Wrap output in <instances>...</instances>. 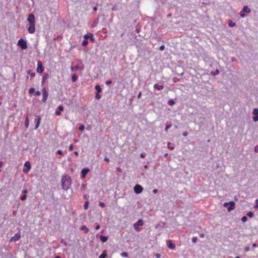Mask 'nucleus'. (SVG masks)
<instances>
[{"mask_svg": "<svg viewBox=\"0 0 258 258\" xmlns=\"http://www.w3.org/2000/svg\"><path fill=\"white\" fill-rule=\"evenodd\" d=\"M247 216H248L250 218H252L253 216V213L252 212H249L247 214Z\"/></svg>", "mask_w": 258, "mask_h": 258, "instance_id": "c756f323", "label": "nucleus"}, {"mask_svg": "<svg viewBox=\"0 0 258 258\" xmlns=\"http://www.w3.org/2000/svg\"><path fill=\"white\" fill-rule=\"evenodd\" d=\"M140 157H141V158H145V155H144V154H143V153H141V154H140Z\"/></svg>", "mask_w": 258, "mask_h": 258, "instance_id": "4d7b16f0", "label": "nucleus"}, {"mask_svg": "<svg viewBox=\"0 0 258 258\" xmlns=\"http://www.w3.org/2000/svg\"><path fill=\"white\" fill-rule=\"evenodd\" d=\"M160 254H156V257H157V258H159V257H160Z\"/></svg>", "mask_w": 258, "mask_h": 258, "instance_id": "338daca9", "label": "nucleus"}, {"mask_svg": "<svg viewBox=\"0 0 258 258\" xmlns=\"http://www.w3.org/2000/svg\"><path fill=\"white\" fill-rule=\"evenodd\" d=\"M244 12H243V11H242L241 12H240V15L241 17L243 18L245 16V15L244 14Z\"/></svg>", "mask_w": 258, "mask_h": 258, "instance_id": "ea45409f", "label": "nucleus"}, {"mask_svg": "<svg viewBox=\"0 0 258 258\" xmlns=\"http://www.w3.org/2000/svg\"><path fill=\"white\" fill-rule=\"evenodd\" d=\"M168 105L172 106L175 104V102L173 100L171 99L168 101Z\"/></svg>", "mask_w": 258, "mask_h": 258, "instance_id": "bb28decb", "label": "nucleus"}, {"mask_svg": "<svg viewBox=\"0 0 258 258\" xmlns=\"http://www.w3.org/2000/svg\"><path fill=\"white\" fill-rule=\"evenodd\" d=\"M31 168V164L29 161H26L24 164V168L23 169V172L24 173H27Z\"/></svg>", "mask_w": 258, "mask_h": 258, "instance_id": "1a4fd4ad", "label": "nucleus"}, {"mask_svg": "<svg viewBox=\"0 0 258 258\" xmlns=\"http://www.w3.org/2000/svg\"><path fill=\"white\" fill-rule=\"evenodd\" d=\"M134 189L135 193L137 194H139L143 191V188L141 185L137 184L134 186Z\"/></svg>", "mask_w": 258, "mask_h": 258, "instance_id": "0eeeda50", "label": "nucleus"}, {"mask_svg": "<svg viewBox=\"0 0 258 258\" xmlns=\"http://www.w3.org/2000/svg\"><path fill=\"white\" fill-rule=\"evenodd\" d=\"M253 120L254 121H258V115H256L255 116H254L253 117Z\"/></svg>", "mask_w": 258, "mask_h": 258, "instance_id": "a19ab883", "label": "nucleus"}, {"mask_svg": "<svg viewBox=\"0 0 258 258\" xmlns=\"http://www.w3.org/2000/svg\"><path fill=\"white\" fill-rule=\"evenodd\" d=\"M247 220V218L246 216H243L241 218V221L243 222H245Z\"/></svg>", "mask_w": 258, "mask_h": 258, "instance_id": "72a5a7b5", "label": "nucleus"}, {"mask_svg": "<svg viewBox=\"0 0 258 258\" xmlns=\"http://www.w3.org/2000/svg\"><path fill=\"white\" fill-rule=\"evenodd\" d=\"M106 256V252L104 250L102 253L99 256V258H105Z\"/></svg>", "mask_w": 258, "mask_h": 258, "instance_id": "5701e85b", "label": "nucleus"}, {"mask_svg": "<svg viewBox=\"0 0 258 258\" xmlns=\"http://www.w3.org/2000/svg\"><path fill=\"white\" fill-rule=\"evenodd\" d=\"M44 71V67L42 65V62L41 61H38L37 62V72L38 73H42Z\"/></svg>", "mask_w": 258, "mask_h": 258, "instance_id": "6e6552de", "label": "nucleus"}, {"mask_svg": "<svg viewBox=\"0 0 258 258\" xmlns=\"http://www.w3.org/2000/svg\"><path fill=\"white\" fill-rule=\"evenodd\" d=\"M242 11H243V12H246L247 13H249L251 12L250 9L249 8H248V7L246 6H245L243 7Z\"/></svg>", "mask_w": 258, "mask_h": 258, "instance_id": "a211bd4d", "label": "nucleus"}, {"mask_svg": "<svg viewBox=\"0 0 258 258\" xmlns=\"http://www.w3.org/2000/svg\"><path fill=\"white\" fill-rule=\"evenodd\" d=\"M57 153L59 155H62V151L59 150L57 151Z\"/></svg>", "mask_w": 258, "mask_h": 258, "instance_id": "603ef678", "label": "nucleus"}, {"mask_svg": "<svg viewBox=\"0 0 258 258\" xmlns=\"http://www.w3.org/2000/svg\"><path fill=\"white\" fill-rule=\"evenodd\" d=\"M88 202H86V203H85V204L84 205V208L85 209H88Z\"/></svg>", "mask_w": 258, "mask_h": 258, "instance_id": "c9c22d12", "label": "nucleus"}, {"mask_svg": "<svg viewBox=\"0 0 258 258\" xmlns=\"http://www.w3.org/2000/svg\"><path fill=\"white\" fill-rule=\"evenodd\" d=\"M121 255L123 256L126 257L127 256V254L126 252H123L121 253Z\"/></svg>", "mask_w": 258, "mask_h": 258, "instance_id": "8fccbe9b", "label": "nucleus"}, {"mask_svg": "<svg viewBox=\"0 0 258 258\" xmlns=\"http://www.w3.org/2000/svg\"><path fill=\"white\" fill-rule=\"evenodd\" d=\"M143 225V221L141 219H140L137 222L135 223L134 224V227L135 230L137 231H140L141 230V228H140L138 226H142Z\"/></svg>", "mask_w": 258, "mask_h": 258, "instance_id": "423d86ee", "label": "nucleus"}, {"mask_svg": "<svg viewBox=\"0 0 258 258\" xmlns=\"http://www.w3.org/2000/svg\"><path fill=\"white\" fill-rule=\"evenodd\" d=\"M142 93L140 92H139L138 95V98L139 99L141 97Z\"/></svg>", "mask_w": 258, "mask_h": 258, "instance_id": "13d9d810", "label": "nucleus"}, {"mask_svg": "<svg viewBox=\"0 0 258 258\" xmlns=\"http://www.w3.org/2000/svg\"><path fill=\"white\" fill-rule=\"evenodd\" d=\"M40 94H41L40 92L39 91H36L35 92V95L36 96H39L40 95Z\"/></svg>", "mask_w": 258, "mask_h": 258, "instance_id": "79ce46f5", "label": "nucleus"}, {"mask_svg": "<svg viewBox=\"0 0 258 258\" xmlns=\"http://www.w3.org/2000/svg\"><path fill=\"white\" fill-rule=\"evenodd\" d=\"M257 246V245L255 243L252 244V247H256Z\"/></svg>", "mask_w": 258, "mask_h": 258, "instance_id": "69168bd1", "label": "nucleus"}, {"mask_svg": "<svg viewBox=\"0 0 258 258\" xmlns=\"http://www.w3.org/2000/svg\"><path fill=\"white\" fill-rule=\"evenodd\" d=\"M35 89L34 88H30L29 90V93L30 94H33L35 92Z\"/></svg>", "mask_w": 258, "mask_h": 258, "instance_id": "c85d7f7f", "label": "nucleus"}, {"mask_svg": "<svg viewBox=\"0 0 258 258\" xmlns=\"http://www.w3.org/2000/svg\"><path fill=\"white\" fill-rule=\"evenodd\" d=\"M228 25L230 27H233L235 26V23L233 22L232 21H229L228 22Z\"/></svg>", "mask_w": 258, "mask_h": 258, "instance_id": "393cba45", "label": "nucleus"}, {"mask_svg": "<svg viewBox=\"0 0 258 258\" xmlns=\"http://www.w3.org/2000/svg\"><path fill=\"white\" fill-rule=\"evenodd\" d=\"M95 89L97 91V93H100L101 92V88L99 85L95 86Z\"/></svg>", "mask_w": 258, "mask_h": 258, "instance_id": "4be33fe9", "label": "nucleus"}, {"mask_svg": "<svg viewBox=\"0 0 258 258\" xmlns=\"http://www.w3.org/2000/svg\"><path fill=\"white\" fill-rule=\"evenodd\" d=\"M92 37H93V34L92 33H88L87 34L84 35V38L86 40L89 38L92 39Z\"/></svg>", "mask_w": 258, "mask_h": 258, "instance_id": "6ab92c4d", "label": "nucleus"}, {"mask_svg": "<svg viewBox=\"0 0 258 258\" xmlns=\"http://www.w3.org/2000/svg\"><path fill=\"white\" fill-rule=\"evenodd\" d=\"M100 225H97L96 227H95V229L96 230H98L99 228H100Z\"/></svg>", "mask_w": 258, "mask_h": 258, "instance_id": "bf43d9fd", "label": "nucleus"}, {"mask_svg": "<svg viewBox=\"0 0 258 258\" xmlns=\"http://www.w3.org/2000/svg\"><path fill=\"white\" fill-rule=\"evenodd\" d=\"M164 49H165V46H164V45H161V46L160 47V48H159V49H160V50H164Z\"/></svg>", "mask_w": 258, "mask_h": 258, "instance_id": "de8ad7c7", "label": "nucleus"}, {"mask_svg": "<svg viewBox=\"0 0 258 258\" xmlns=\"http://www.w3.org/2000/svg\"><path fill=\"white\" fill-rule=\"evenodd\" d=\"M74 68L76 70H81L83 69L82 68L79 67V66H76L75 67H74Z\"/></svg>", "mask_w": 258, "mask_h": 258, "instance_id": "e433bc0d", "label": "nucleus"}, {"mask_svg": "<svg viewBox=\"0 0 258 258\" xmlns=\"http://www.w3.org/2000/svg\"><path fill=\"white\" fill-rule=\"evenodd\" d=\"M223 206L225 207H227V210L229 212L235 209V203L233 201L225 203Z\"/></svg>", "mask_w": 258, "mask_h": 258, "instance_id": "7ed1b4c3", "label": "nucleus"}, {"mask_svg": "<svg viewBox=\"0 0 258 258\" xmlns=\"http://www.w3.org/2000/svg\"><path fill=\"white\" fill-rule=\"evenodd\" d=\"M48 96V93L46 90V88L44 87L42 90V102L44 103L47 99V97Z\"/></svg>", "mask_w": 258, "mask_h": 258, "instance_id": "20e7f679", "label": "nucleus"}, {"mask_svg": "<svg viewBox=\"0 0 258 258\" xmlns=\"http://www.w3.org/2000/svg\"><path fill=\"white\" fill-rule=\"evenodd\" d=\"M80 229L84 231V233L86 234L89 232V229L85 225L82 226Z\"/></svg>", "mask_w": 258, "mask_h": 258, "instance_id": "dca6fc26", "label": "nucleus"}, {"mask_svg": "<svg viewBox=\"0 0 258 258\" xmlns=\"http://www.w3.org/2000/svg\"><path fill=\"white\" fill-rule=\"evenodd\" d=\"M249 249H250L249 247L248 246H246L245 247L244 250H245V251L247 252L249 250Z\"/></svg>", "mask_w": 258, "mask_h": 258, "instance_id": "09e8293b", "label": "nucleus"}, {"mask_svg": "<svg viewBox=\"0 0 258 258\" xmlns=\"http://www.w3.org/2000/svg\"><path fill=\"white\" fill-rule=\"evenodd\" d=\"M18 45L22 49H25L27 47L26 42L23 39H20L19 40L18 42Z\"/></svg>", "mask_w": 258, "mask_h": 258, "instance_id": "39448f33", "label": "nucleus"}, {"mask_svg": "<svg viewBox=\"0 0 258 258\" xmlns=\"http://www.w3.org/2000/svg\"><path fill=\"white\" fill-rule=\"evenodd\" d=\"M178 79L177 78H174L173 79V81H174V82H175H175H177V81H178Z\"/></svg>", "mask_w": 258, "mask_h": 258, "instance_id": "052dcab7", "label": "nucleus"}, {"mask_svg": "<svg viewBox=\"0 0 258 258\" xmlns=\"http://www.w3.org/2000/svg\"><path fill=\"white\" fill-rule=\"evenodd\" d=\"M63 110V107L61 105H60L58 107L57 110L55 111V114L56 115H60L61 114L60 111Z\"/></svg>", "mask_w": 258, "mask_h": 258, "instance_id": "ddd939ff", "label": "nucleus"}, {"mask_svg": "<svg viewBox=\"0 0 258 258\" xmlns=\"http://www.w3.org/2000/svg\"><path fill=\"white\" fill-rule=\"evenodd\" d=\"M89 170L88 168H84L81 171L82 176L83 178L86 177V174L89 172Z\"/></svg>", "mask_w": 258, "mask_h": 258, "instance_id": "f8f14e48", "label": "nucleus"}, {"mask_svg": "<svg viewBox=\"0 0 258 258\" xmlns=\"http://www.w3.org/2000/svg\"><path fill=\"white\" fill-rule=\"evenodd\" d=\"M27 197H26V195H24L23 196H22L21 197V200L22 201H24L26 200Z\"/></svg>", "mask_w": 258, "mask_h": 258, "instance_id": "4c0bfd02", "label": "nucleus"}, {"mask_svg": "<svg viewBox=\"0 0 258 258\" xmlns=\"http://www.w3.org/2000/svg\"><path fill=\"white\" fill-rule=\"evenodd\" d=\"M41 121V117L39 116H37L35 119L34 122L36 123L35 129H37L40 125Z\"/></svg>", "mask_w": 258, "mask_h": 258, "instance_id": "9b49d317", "label": "nucleus"}, {"mask_svg": "<svg viewBox=\"0 0 258 258\" xmlns=\"http://www.w3.org/2000/svg\"><path fill=\"white\" fill-rule=\"evenodd\" d=\"M21 238V234L19 233H16L15 234L14 236L11 237L10 241H17L19 240Z\"/></svg>", "mask_w": 258, "mask_h": 258, "instance_id": "9d476101", "label": "nucleus"}, {"mask_svg": "<svg viewBox=\"0 0 258 258\" xmlns=\"http://www.w3.org/2000/svg\"><path fill=\"white\" fill-rule=\"evenodd\" d=\"M157 192H158V190L157 189H154L153 190V192L154 194H156V193H157Z\"/></svg>", "mask_w": 258, "mask_h": 258, "instance_id": "6e6d98bb", "label": "nucleus"}, {"mask_svg": "<svg viewBox=\"0 0 258 258\" xmlns=\"http://www.w3.org/2000/svg\"><path fill=\"white\" fill-rule=\"evenodd\" d=\"M27 192V190L26 189L23 190V193L24 194V195H25Z\"/></svg>", "mask_w": 258, "mask_h": 258, "instance_id": "e2e57ef3", "label": "nucleus"}, {"mask_svg": "<svg viewBox=\"0 0 258 258\" xmlns=\"http://www.w3.org/2000/svg\"><path fill=\"white\" fill-rule=\"evenodd\" d=\"M112 83V81L111 80H108L106 82V84L107 85H109Z\"/></svg>", "mask_w": 258, "mask_h": 258, "instance_id": "49530a36", "label": "nucleus"}, {"mask_svg": "<svg viewBox=\"0 0 258 258\" xmlns=\"http://www.w3.org/2000/svg\"><path fill=\"white\" fill-rule=\"evenodd\" d=\"M27 74L30 75L31 77H34L35 76V73L32 72L31 70L27 71Z\"/></svg>", "mask_w": 258, "mask_h": 258, "instance_id": "b1692460", "label": "nucleus"}, {"mask_svg": "<svg viewBox=\"0 0 258 258\" xmlns=\"http://www.w3.org/2000/svg\"><path fill=\"white\" fill-rule=\"evenodd\" d=\"M73 148H74V146H73V145H72V144H71V145H70V146H69V151H72V150H73Z\"/></svg>", "mask_w": 258, "mask_h": 258, "instance_id": "37998d69", "label": "nucleus"}, {"mask_svg": "<svg viewBox=\"0 0 258 258\" xmlns=\"http://www.w3.org/2000/svg\"><path fill=\"white\" fill-rule=\"evenodd\" d=\"M84 128H85V126L84 125H80L79 128V130H80V131H83L84 130Z\"/></svg>", "mask_w": 258, "mask_h": 258, "instance_id": "58836bf2", "label": "nucleus"}, {"mask_svg": "<svg viewBox=\"0 0 258 258\" xmlns=\"http://www.w3.org/2000/svg\"><path fill=\"white\" fill-rule=\"evenodd\" d=\"M78 79V76L76 74H73L72 76V80L73 82H75Z\"/></svg>", "mask_w": 258, "mask_h": 258, "instance_id": "412c9836", "label": "nucleus"}, {"mask_svg": "<svg viewBox=\"0 0 258 258\" xmlns=\"http://www.w3.org/2000/svg\"><path fill=\"white\" fill-rule=\"evenodd\" d=\"M88 44V42L87 40H86V39L83 40L82 42V45H83V46H86Z\"/></svg>", "mask_w": 258, "mask_h": 258, "instance_id": "7c9ffc66", "label": "nucleus"}, {"mask_svg": "<svg viewBox=\"0 0 258 258\" xmlns=\"http://www.w3.org/2000/svg\"><path fill=\"white\" fill-rule=\"evenodd\" d=\"M254 151L256 152H258V146H256L254 147Z\"/></svg>", "mask_w": 258, "mask_h": 258, "instance_id": "5fc2aeb1", "label": "nucleus"}, {"mask_svg": "<svg viewBox=\"0 0 258 258\" xmlns=\"http://www.w3.org/2000/svg\"><path fill=\"white\" fill-rule=\"evenodd\" d=\"M99 206L101 208H104L105 207V204L104 203L102 202H99Z\"/></svg>", "mask_w": 258, "mask_h": 258, "instance_id": "2f4dec72", "label": "nucleus"}, {"mask_svg": "<svg viewBox=\"0 0 258 258\" xmlns=\"http://www.w3.org/2000/svg\"><path fill=\"white\" fill-rule=\"evenodd\" d=\"M74 154L76 156H78L79 155V153L77 151H75Z\"/></svg>", "mask_w": 258, "mask_h": 258, "instance_id": "680f3d73", "label": "nucleus"}, {"mask_svg": "<svg viewBox=\"0 0 258 258\" xmlns=\"http://www.w3.org/2000/svg\"><path fill=\"white\" fill-rule=\"evenodd\" d=\"M104 161H105L107 162H108L109 161V159L107 157H105Z\"/></svg>", "mask_w": 258, "mask_h": 258, "instance_id": "864d4df0", "label": "nucleus"}, {"mask_svg": "<svg viewBox=\"0 0 258 258\" xmlns=\"http://www.w3.org/2000/svg\"><path fill=\"white\" fill-rule=\"evenodd\" d=\"M219 73V71L218 70H216V71H215V72L214 73H213V74H213V75L215 76V75H218Z\"/></svg>", "mask_w": 258, "mask_h": 258, "instance_id": "a18cd8bd", "label": "nucleus"}, {"mask_svg": "<svg viewBox=\"0 0 258 258\" xmlns=\"http://www.w3.org/2000/svg\"><path fill=\"white\" fill-rule=\"evenodd\" d=\"M197 240H198V238L197 237H194L192 238V241L193 243L197 242Z\"/></svg>", "mask_w": 258, "mask_h": 258, "instance_id": "f704fd0d", "label": "nucleus"}, {"mask_svg": "<svg viewBox=\"0 0 258 258\" xmlns=\"http://www.w3.org/2000/svg\"><path fill=\"white\" fill-rule=\"evenodd\" d=\"M182 135L184 137H186L188 135V133L187 132H185L182 134Z\"/></svg>", "mask_w": 258, "mask_h": 258, "instance_id": "3c124183", "label": "nucleus"}, {"mask_svg": "<svg viewBox=\"0 0 258 258\" xmlns=\"http://www.w3.org/2000/svg\"><path fill=\"white\" fill-rule=\"evenodd\" d=\"M48 77V74H45L43 77H42V84H44V82L46 81V80L47 79Z\"/></svg>", "mask_w": 258, "mask_h": 258, "instance_id": "f3484780", "label": "nucleus"}, {"mask_svg": "<svg viewBox=\"0 0 258 258\" xmlns=\"http://www.w3.org/2000/svg\"><path fill=\"white\" fill-rule=\"evenodd\" d=\"M71 184V179L68 176H63L61 178V186L63 189H68Z\"/></svg>", "mask_w": 258, "mask_h": 258, "instance_id": "f03ea898", "label": "nucleus"}, {"mask_svg": "<svg viewBox=\"0 0 258 258\" xmlns=\"http://www.w3.org/2000/svg\"><path fill=\"white\" fill-rule=\"evenodd\" d=\"M95 98L97 99H100L101 98V96L100 95V93H97L96 94V96H95Z\"/></svg>", "mask_w": 258, "mask_h": 258, "instance_id": "473e14b6", "label": "nucleus"}, {"mask_svg": "<svg viewBox=\"0 0 258 258\" xmlns=\"http://www.w3.org/2000/svg\"><path fill=\"white\" fill-rule=\"evenodd\" d=\"M253 114L255 116L258 115V109L257 108H254L253 109Z\"/></svg>", "mask_w": 258, "mask_h": 258, "instance_id": "cd10ccee", "label": "nucleus"}, {"mask_svg": "<svg viewBox=\"0 0 258 258\" xmlns=\"http://www.w3.org/2000/svg\"><path fill=\"white\" fill-rule=\"evenodd\" d=\"M154 88L157 90H161L164 88V86L159 85L158 84H155L154 85Z\"/></svg>", "mask_w": 258, "mask_h": 258, "instance_id": "2eb2a0df", "label": "nucleus"}, {"mask_svg": "<svg viewBox=\"0 0 258 258\" xmlns=\"http://www.w3.org/2000/svg\"><path fill=\"white\" fill-rule=\"evenodd\" d=\"M93 10H94V11H97V8L96 7H95L93 8Z\"/></svg>", "mask_w": 258, "mask_h": 258, "instance_id": "774afa93", "label": "nucleus"}, {"mask_svg": "<svg viewBox=\"0 0 258 258\" xmlns=\"http://www.w3.org/2000/svg\"><path fill=\"white\" fill-rule=\"evenodd\" d=\"M29 26L28 28V31L30 34L34 33L35 31V20L33 14H29L27 19Z\"/></svg>", "mask_w": 258, "mask_h": 258, "instance_id": "f257e3e1", "label": "nucleus"}, {"mask_svg": "<svg viewBox=\"0 0 258 258\" xmlns=\"http://www.w3.org/2000/svg\"><path fill=\"white\" fill-rule=\"evenodd\" d=\"M100 239L103 242H105L107 240L108 237L103 235H101L100 236Z\"/></svg>", "mask_w": 258, "mask_h": 258, "instance_id": "aec40b11", "label": "nucleus"}, {"mask_svg": "<svg viewBox=\"0 0 258 258\" xmlns=\"http://www.w3.org/2000/svg\"><path fill=\"white\" fill-rule=\"evenodd\" d=\"M167 245L168 247L171 249L175 248V245L172 243L171 240H168L167 241Z\"/></svg>", "mask_w": 258, "mask_h": 258, "instance_id": "4468645a", "label": "nucleus"}, {"mask_svg": "<svg viewBox=\"0 0 258 258\" xmlns=\"http://www.w3.org/2000/svg\"><path fill=\"white\" fill-rule=\"evenodd\" d=\"M171 127V125H167L165 128V131H167V130Z\"/></svg>", "mask_w": 258, "mask_h": 258, "instance_id": "c03bdc74", "label": "nucleus"}, {"mask_svg": "<svg viewBox=\"0 0 258 258\" xmlns=\"http://www.w3.org/2000/svg\"><path fill=\"white\" fill-rule=\"evenodd\" d=\"M29 119H28V117L27 116V117H26V118L25 122V126H26V127H28V126H29Z\"/></svg>", "mask_w": 258, "mask_h": 258, "instance_id": "a878e982", "label": "nucleus"}, {"mask_svg": "<svg viewBox=\"0 0 258 258\" xmlns=\"http://www.w3.org/2000/svg\"><path fill=\"white\" fill-rule=\"evenodd\" d=\"M205 236L204 234H201L200 236V237L201 238H204Z\"/></svg>", "mask_w": 258, "mask_h": 258, "instance_id": "0e129e2a", "label": "nucleus"}]
</instances>
